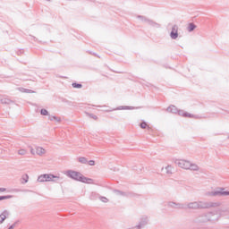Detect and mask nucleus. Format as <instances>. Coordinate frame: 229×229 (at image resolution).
<instances>
[{"label": "nucleus", "mask_w": 229, "mask_h": 229, "mask_svg": "<svg viewBox=\"0 0 229 229\" xmlns=\"http://www.w3.org/2000/svg\"><path fill=\"white\" fill-rule=\"evenodd\" d=\"M65 176L68 178H72V180H75V182H81L82 183H94V180L90 178H87L81 174V173L74 171V170H67L64 172Z\"/></svg>", "instance_id": "1"}, {"label": "nucleus", "mask_w": 229, "mask_h": 229, "mask_svg": "<svg viewBox=\"0 0 229 229\" xmlns=\"http://www.w3.org/2000/svg\"><path fill=\"white\" fill-rule=\"evenodd\" d=\"M176 165L181 167V169H184L185 171H199L200 167L196 163H192L186 159H176L175 160Z\"/></svg>", "instance_id": "2"}, {"label": "nucleus", "mask_w": 229, "mask_h": 229, "mask_svg": "<svg viewBox=\"0 0 229 229\" xmlns=\"http://www.w3.org/2000/svg\"><path fill=\"white\" fill-rule=\"evenodd\" d=\"M60 175H55L53 174H43L38 177V182L43 183L44 182H58Z\"/></svg>", "instance_id": "3"}, {"label": "nucleus", "mask_w": 229, "mask_h": 229, "mask_svg": "<svg viewBox=\"0 0 229 229\" xmlns=\"http://www.w3.org/2000/svg\"><path fill=\"white\" fill-rule=\"evenodd\" d=\"M198 203H199V209L217 208V207H221V202L199 200Z\"/></svg>", "instance_id": "4"}, {"label": "nucleus", "mask_w": 229, "mask_h": 229, "mask_svg": "<svg viewBox=\"0 0 229 229\" xmlns=\"http://www.w3.org/2000/svg\"><path fill=\"white\" fill-rule=\"evenodd\" d=\"M167 207L168 208H174L175 210H185L187 208V206H185V204L174 201H168Z\"/></svg>", "instance_id": "5"}, {"label": "nucleus", "mask_w": 229, "mask_h": 229, "mask_svg": "<svg viewBox=\"0 0 229 229\" xmlns=\"http://www.w3.org/2000/svg\"><path fill=\"white\" fill-rule=\"evenodd\" d=\"M209 196H229V191H226L225 188H217L209 192Z\"/></svg>", "instance_id": "6"}, {"label": "nucleus", "mask_w": 229, "mask_h": 229, "mask_svg": "<svg viewBox=\"0 0 229 229\" xmlns=\"http://www.w3.org/2000/svg\"><path fill=\"white\" fill-rule=\"evenodd\" d=\"M178 115H181L182 117H189L190 119H198L197 115L191 114L183 110H179L177 112Z\"/></svg>", "instance_id": "7"}, {"label": "nucleus", "mask_w": 229, "mask_h": 229, "mask_svg": "<svg viewBox=\"0 0 229 229\" xmlns=\"http://www.w3.org/2000/svg\"><path fill=\"white\" fill-rule=\"evenodd\" d=\"M170 37L173 38V40H176V38H178V25H174L172 27Z\"/></svg>", "instance_id": "8"}, {"label": "nucleus", "mask_w": 229, "mask_h": 229, "mask_svg": "<svg viewBox=\"0 0 229 229\" xmlns=\"http://www.w3.org/2000/svg\"><path fill=\"white\" fill-rule=\"evenodd\" d=\"M184 205H185L186 208H190L191 210L199 209L198 201L189 202V203L184 204Z\"/></svg>", "instance_id": "9"}, {"label": "nucleus", "mask_w": 229, "mask_h": 229, "mask_svg": "<svg viewBox=\"0 0 229 229\" xmlns=\"http://www.w3.org/2000/svg\"><path fill=\"white\" fill-rule=\"evenodd\" d=\"M46 153H47L46 148H44L42 147H36V154H38V157H44V155H46Z\"/></svg>", "instance_id": "10"}, {"label": "nucleus", "mask_w": 229, "mask_h": 229, "mask_svg": "<svg viewBox=\"0 0 229 229\" xmlns=\"http://www.w3.org/2000/svg\"><path fill=\"white\" fill-rule=\"evenodd\" d=\"M10 216V212L8 210H4L3 213L0 215V225L4 223V219Z\"/></svg>", "instance_id": "11"}, {"label": "nucleus", "mask_w": 229, "mask_h": 229, "mask_svg": "<svg viewBox=\"0 0 229 229\" xmlns=\"http://www.w3.org/2000/svg\"><path fill=\"white\" fill-rule=\"evenodd\" d=\"M146 225H148V217H143V218H141L140 222L137 225L136 229L144 228V226H146Z\"/></svg>", "instance_id": "12"}, {"label": "nucleus", "mask_w": 229, "mask_h": 229, "mask_svg": "<svg viewBox=\"0 0 229 229\" xmlns=\"http://www.w3.org/2000/svg\"><path fill=\"white\" fill-rule=\"evenodd\" d=\"M166 112L169 114H178V107L175 106H170L168 108H166Z\"/></svg>", "instance_id": "13"}, {"label": "nucleus", "mask_w": 229, "mask_h": 229, "mask_svg": "<svg viewBox=\"0 0 229 229\" xmlns=\"http://www.w3.org/2000/svg\"><path fill=\"white\" fill-rule=\"evenodd\" d=\"M145 22L147 24H148L149 26H153L154 28H160V25L158 23L153 21V20L145 19Z\"/></svg>", "instance_id": "14"}, {"label": "nucleus", "mask_w": 229, "mask_h": 229, "mask_svg": "<svg viewBox=\"0 0 229 229\" xmlns=\"http://www.w3.org/2000/svg\"><path fill=\"white\" fill-rule=\"evenodd\" d=\"M0 103H2V105H12L13 101L8 98H3L0 99Z\"/></svg>", "instance_id": "15"}, {"label": "nucleus", "mask_w": 229, "mask_h": 229, "mask_svg": "<svg viewBox=\"0 0 229 229\" xmlns=\"http://www.w3.org/2000/svg\"><path fill=\"white\" fill-rule=\"evenodd\" d=\"M18 90H20V92H23L25 94H35L34 90L24 89V88H19Z\"/></svg>", "instance_id": "16"}, {"label": "nucleus", "mask_w": 229, "mask_h": 229, "mask_svg": "<svg viewBox=\"0 0 229 229\" xmlns=\"http://www.w3.org/2000/svg\"><path fill=\"white\" fill-rule=\"evenodd\" d=\"M49 121H55L56 123H61L62 119L57 116L49 115L48 116Z\"/></svg>", "instance_id": "17"}, {"label": "nucleus", "mask_w": 229, "mask_h": 229, "mask_svg": "<svg viewBox=\"0 0 229 229\" xmlns=\"http://www.w3.org/2000/svg\"><path fill=\"white\" fill-rule=\"evenodd\" d=\"M165 173L166 174H173V166L171 165H168L165 166Z\"/></svg>", "instance_id": "18"}, {"label": "nucleus", "mask_w": 229, "mask_h": 229, "mask_svg": "<svg viewBox=\"0 0 229 229\" xmlns=\"http://www.w3.org/2000/svg\"><path fill=\"white\" fill-rule=\"evenodd\" d=\"M194 30H196V26L194 23H190L188 25L187 30L191 33L192 31H194Z\"/></svg>", "instance_id": "19"}, {"label": "nucleus", "mask_w": 229, "mask_h": 229, "mask_svg": "<svg viewBox=\"0 0 229 229\" xmlns=\"http://www.w3.org/2000/svg\"><path fill=\"white\" fill-rule=\"evenodd\" d=\"M30 176L28 174H23L21 177V183H28Z\"/></svg>", "instance_id": "20"}, {"label": "nucleus", "mask_w": 229, "mask_h": 229, "mask_svg": "<svg viewBox=\"0 0 229 229\" xmlns=\"http://www.w3.org/2000/svg\"><path fill=\"white\" fill-rule=\"evenodd\" d=\"M135 107L133 106H120L117 108V110H134Z\"/></svg>", "instance_id": "21"}, {"label": "nucleus", "mask_w": 229, "mask_h": 229, "mask_svg": "<svg viewBox=\"0 0 229 229\" xmlns=\"http://www.w3.org/2000/svg\"><path fill=\"white\" fill-rule=\"evenodd\" d=\"M28 154V150L24 149V148H21L18 150V155H21V157H24V155Z\"/></svg>", "instance_id": "22"}, {"label": "nucleus", "mask_w": 229, "mask_h": 229, "mask_svg": "<svg viewBox=\"0 0 229 229\" xmlns=\"http://www.w3.org/2000/svg\"><path fill=\"white\" fill-rule=\"evenodd\" d=\"M114 194H116V196H126V193L124 191H121L119 190H114Z\"/></svg>", "instance_id": "23"}, {"label": "nucleus", "mask_w": 229, "mask_h": 229, "mask_svg": "<svg viewBox=\"0 0 229 229\" xmlns=\"http://www.w3.org/2000/svg\"><path fill=\"white\" fill-rule=\"evenodd\" d=\"M140 128L142 130H146V128H148L149 130V127L148 126V123H146V122H142L140 124Z\"/></svg>", "instance_id": "24"}, {"label": "nucleus", "mask_w": 229, "mask_h": 229, "mask_svg": "<svg viewBox=\"0 0 229 229\" xmlns=\"http://www.w3.org/2000/svg\"><path fill=\"white\" fill-rule=\"evenodd\" d=\"M79 162L81 164H88L89 163V161L87 160L86 157H79Z\"/></svg>", "instance_id": "25"}, {"label": "nucleus", "mask_w": 229, "mask_h": 229, "mask_svg": "<svg viewBox=\"0 0 229 229\" xmlns=\"http://www.w3.org/2000/svg\"><path fill=\"white\" fill-rule=\"evenodd\" d=\"M11 198H13L12 195L0 196V201H3V199H11Z\"/></svg>", "instance_id": "26"}, {"label": "nucleus", "mask_w": 229, "mask_h": 229, "mask_svg": "<svg viewBox=\"0 0 229 229\" xmlns=\"http://www.w3.org/2000/svg\"><path fill=\"white\" fill-rule=\"evenodd\" d=\"M72 86L73 87V89H81L82 87L81 84H78L76 82L72 83Z\"/></svg>", "instance_id": "27"}, {"label": "nucleus", "mask_w": 229, "mask_h": 229, "mask_svg": "<svg viewBox=\"0 0 229 229\" xmlns=\"http://www.w3.org/2000/svg\"><path fill=\"white\" fill-rule=\"evenodd\" d=\"M40 114L41 115H49V112L47 109H41Z\"/></svg>", "instance_id": "28"}, {"label": "nucleus", "mask_w": 229, "mask_h": 229, "mask_svg": "<svg viewBox=\"0 0 229 229\" xmlns=\"http://www.w3.org/2000/svg\"><path fill=\"white\" fill-rule=\"evenodd\" d=\"M100 201H102L103 203H108V199H106V197H99Z\"/></svg>", "instance_id": "29"}, {"label": "nucleus", "mask_w": 229, "mask_h": 229, "mask_svg": "<svg viewBox=\"0 0 229 229\" xmlns=\"http://www.w3.org/2000/svg\"><path fill=\"white\" fill-rule=\"evenodd\" d=\"M138 19H140L141 22H146V19H148V18H146L144 16H138Z\"/></svg>", "instance_id": "30"}, {"label": "nucleus", "mask_w": 229, "mask_h": 229, "mask_svg": "<svg viewBox=\"0 0 229 229\" xmlns=\"http://www.w3.org/2000/svg\"><path fill=\"white\" fill-rule=\"evenodd\" d=\"M88 164H89V165H96V161H94V160H89V161L88 162Z\"/></svg>", "instance_id": "31"}, {"label": "nucleus", "mask_w": 229, "mask_h": 229, "mask_svg": "<svg viewBox=\"0 0 229 229\" xmlns=\"http://www.w3.org/2000/svg\"><path fill=\"white\" fill-rule=\"evenodd\" d=\"M0 192H6V189L5 188H0Z\"/></svg>", "instance_id": "32"}, {"label": "nucleus", "mask_w": 229, "mask_h": 229, "mask_svg": "<svg viewBox=\"0 0 229 229\" xmlns=\"http://www.w3.org/2000/svg\"><path fill=\"white\" fill-rule=\"evenodd\" d=\"M212 214H214V213H208V219H212V216H212Z\"/></svg>", "instance_id": "33"}, {"label": "nucleus", "mask_w": 229, "mask_h": 229, "mask_svg": "<svg viewBox=\"0 0 229 229\" xmlns=\"http://www.w3.org/2000/svg\"><path fill=\"white\" fill-rule=\"evenodd\" d=\"M31 155H35V152L33 151V148L30 149Z\"/></svg>", "instance_id": "34"}, {"label": "nucleus", "mask_w": 229, "mask_h": 229, "mask_svg": "<svg viewBox=\"0 0 229 229\" xmlns=\"http://www.w3.org/2000/svg\"><path fill=\"white\" fill-rule=\"evenodd\" d=\"M92 117H93V119H95V120L98 119V116H96V115H94V116H92Z\"/></svg>", "instance_id": "35"}, {"label": "nucleus", "mask_w": 229, "mask_h": 229, "mask_svg": "<svg viewBox=\"0 0 229 229\" xmlns=\"http://www.w3.org/2000/svg\"><path fill=\"white\" fill-rule=\"evenodd\" d=\"M215 214H217V211H215Z\"/></svg>", "instance_id": "36"}, {"label": "nucleus", "mask_w": 229, "mask_h": 229, "mask_svg": "<svg viewBox=\"0 0 229 229\" xmlns=\"http://www.w3.org/2000/svg\"><path fill=\"white\" fill-rule=\"evenodd\" d=\"M227 139H229V136H228V138Z\"/></svg>", "instance_id": "37"}]
</instances>
